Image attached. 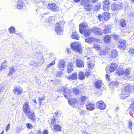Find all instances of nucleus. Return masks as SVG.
<instances>
[{
  "instance_id": "1",
  "label": "nucleus",
  "mask_w": 134,
  "mask_h": 134,
  "mask_svg": "<svg viewBox=\"0 0 134 134\" xmlns=\"http://www.w3.org/2000/svg\"><path fill=\"white\" fill-rule=\"evenodd\" d=\"M88 26V24L85 23H82L79 25V32L81 34H82L83 33L84 36L85 37L89 36L90 34L92 32V29H86Z\"/></svg>"
},
{
  "instance_id": "2",
  "label": "nucleus",
  "mask_w": 134,
  "mask_h": 134,
  "mask_svg": "<svg viewBox=\"0 0 134 134\" xmlns=\"http://www.w3.org/2000/svg\"><path fill=\"white\" fill-rule=\"evenodd\" d=\"M60 116V114L58 112H55L54 114L53 117H51L48 120V122L50 124V126L51 125H54L55 124L59 122V121L58 120V119Z\"/></svg>"
},
{
  "instance_id": "3",
  "label": "nucleus",
  "mask_w": 134,
  "mask_h": 134,
  "mask_svg": "<svg viewBox=\"0 0 134 134\" xmlns=\"http://www.w3.org/2000/svg\"><path fill=\"white\" fill-rule=\"evenodd\" d=\"M130 69L129 68H127L123 70V68H119L116 71V73L119 75H124L125 77H128L130 74Z\"/></svg>"
},
{
  "instance_id": "4",
  "label": "nucleus",
  "mask_w": 134,
  "mask_h": 134,
  "mask_svg": "<svg viewBox=\"0 0 134 134\" xmlns=\"http://www.w3.org/2000/svg\"><path fill=\"white\" fill-rule=\"evenodd\" d=\"M71 47L73 51H76L79 53L81 52V48L79 43H72L71 44Z\"/></svg>"
},
{
  "instance_id": "5",
  "label": "nucleus",
  "mask_w": 134,
  "mask_h": 134,
  "mask_svg": "<svg viewBox=\"0 0 134 134\" xmlns=\"http://www.w3.org/2000/svg\"><path fill=\"white\" fill-rule=\"evenodd\" d=\"M110 14L107 12H104L103 15H100L98 16V19L100 20V21H103L104 20H108L110 18Z\"/></svg>"
},
{
  "instance_id": "6",
  "label": "nucleus",
  "mask_w": 134,
  "mask_h": 134,
  "mask_svg": "<svg viewBox=\"0 0 134 134\" xmlns=\"http://www.w3.org/2000/svg\"><path fill=\"white\" fill-rule=\"evenodd\" d=\"M122 7L123 6L122 4L120 3L113 4L111 6L112 10L115 11L121 9Z\"/></svg>"
},
{
  "instance_id": "7",
  "label": "nucleus",
  "mask_w": 134,
  "mask_h": 134,
  "mask_svg": "<svg viewBox=\"0 0 134 134\" xmlns=\"http://www.w3.org/2000/svg\"><path fill=\"white\" fill-rule=\"evenodd\" d=\"M87 60H88L87 63L88 65V67L89 68L92 69L94 67V58L92 56L90 58H88Z\"/></svg>"
},
{
  "instance_id": "8",
  "label": "nucleus",
  "mask_w": 134,
  "mask_h": 134,
  "mask_svg": "<svg viewBox=\"0 0 134 134\" xmlns=\"http://www.w3.org/2000/svg\"><path fill=\"white\" fill-rule=\"evenodd\" d=\"M47 8L54 12L58 11V8L55 3L49 4L47 5Z\"/></svg>"
},
{
  "instance_id": "9",
  "label": "nucleus",
  "mask_w": 134,
  "mask_h": 134,
  "mask_svg": "<svg viewBox=\"0 0 134 134\" xmlns=\"http://www.w3.org/2000/svg\"><path fill=\"white\" fill-rule=\"evenodd\" d=\"M16 8L19 9H21L25 7L24 2L22 0L18 1L16 4Z\"/></svg>"
},
{
  "instance_id": "10",
  "label": "nucleus",
  "mask_w": 134,
  "mask_h": 134,
  "mask_svg": "<svg viewBox=\"0 0 134 134\" xmlns=\"http://www.w3.org/2000/svg\"><path fill=\"white\" fill-rule=\"evenodd\" d=\"M30 107L28 103L27 102L25 103L23 105V108L24 112L25 114L28 113L30 111Z\"/></svg>"
},
{
  "instance_id": "11",
  "label": "nucleus",
  "mask_w": 134,
  "mask_h": 134,
  "mask_svg": "<svg viewBox=\"0 0 134 134\" xmlns=\"http://www.w3.org/2000/svg\"><path fill=\"white\" fill-rule=\"evenodd\" d=\"M26 114L27 115L28 118L32 120V121L34 122L35 119V116L34 111H30L28 113Z\"/></svg>"
},
{
  "instance_id": "12",
  "label": "nucleus",
  "mask_w": 134,
  "mask_h": 134,
  "mask_svg": "<svg viewBox=\"0 0 134 134\" xmlns=\"http://www.w3.org/2000/svg\"><path fill=\"white\" fill-rule=\"evenodd\" d=\"M96 105L97 108L101 110L104 109L106 108V105L102 101H100L97 102Z\"/></svg>"
},
{
  "instance_id": "13",
  "label": "nucleus",
  "mask_w": 134,
  "mask_h": 134,
  "mask_svg": "<svg viewBox=\"0 0 134 134\" xmlns=\"http://www.w3.org/2000/svg\"><path fill=\"white\" fill-rule=\"evenodd\" d=\"M55 30L58 35H60L62 34L63 29L59 23H57L56 24Z\"/></svg>"
},
{
  "instance_id": "14",
  "label": "nucleus",
  "mask_w": 134,
  "mask_h": 134,
  "mask_svg": "<svg viewBox=\"0 0 134 134\" xmlns=\"http://www.w3.org/2000/svg\"><path fill=\"white\" fill-rule=\"evenodd\" d=\"M109 2L108 0H104L103 3V9L104 11L108 10L109 9Z\"/></svg>"
},
{
  "instance_id": "15",
  "label": "nucleus",
  "mask_w": 134,
  "mask_h": 134,
  "mask_svg": "<svg viewBox=\"0 0 134 134\" xmlns=\"http://www.w3.org/2000/svg\"><path fill=\"white\" fill-rule=\"evenodd\" d=\"M120 44L118 46V47L122 50H124L126 47V41L123 40H121L119 41Z\"/></svg>"
},
{
  "instance_id": "16",
  "label": "nucleus",
  "mask_w": 134,
  "mask_h": 134,
  "mask_svg": "<svg viewBox=\"0 0 134 134\" xmlns=\"http://www.w3.org/2000/svg\"><path fill=\"white\" fill-rule=\"evenodd\" d=\"M92 30V32L96 35H101L102 34V30L99 28L94 27Z\"/></svg>"
},
{
  "instance_id": "17",
  "label": "nucleus",
  "mask_w": 134,
  "mask_h": 134,
  "mask_svg": "<svg viewBox=\"0 0 134 134\" xmlns=\"http://www.w3.org/2000/svg\"><path fill=\"white\" fill-rule=\"evenodd\" d=\"M71 91L69 89L66 88L63 92L64 97L67 99H69L71 96Z\"/></svg>"
},
{
  "instance_id": "18",
  "label": "nucleus",
  "mask_w": 134,
  "mask_h": 134,
  "mask_svg": "<svg viewBox=\"0 0 134 134\" xmlns=\"http://www.w3.org/2000/svg\"><path fill=\"white\" fill-rule=\"evenodd\" d=\"M76 66L79 68L83 67L84 66V62L80 59H77L76 61Z\"/></svg>"
},
{
  "instance_id": "19",
  "label": "nucleus",
  "mask_w": 134,
  "mask_h": 134,
  "mask_svg": "<svg viewBox=\"0 0 134 134\" xmlns=\"http://www.w3.org/2000/svg\"><path fill=\"white\" fill-rule=\"evenodd\" d=\"M62 127L60 125L55 124L53 126L52 130L54 132L60 131H61Z\"/></svg>"
},
{
  "instance_id": "20",
  "label": "nucleus",
  "mask_w": 134,
  "mask_h": 134,
  "mask_svg": "<svg viewBox=\"0 0 134 134\" xmlns=\"http://www.w3.org/2000/svg\"><path fill=\"white\" fill-rule=\"evenodd\" d=\"M65 66L64 60H60L59 61L58 63V67L60 69L62 70L64 69V68Z\"/></svg>"
},
{
  "instance_id": "21",
  "label": "nucleus",
  "mask_w": 134,
  "mask_h": 134,
  "mask_svg": "<svg viewBox=\"0 0 134 134\" xmlns=\"http://www.w3.org/2000/svg\"><path fill=\"white\" fill-rule=\"evenodd\" d=\"M23 90L17 87H15L13 90V92L16 94L19 95L22 93Z\"/></svg>"
},
{
  "instance_id": "22",
  "label": "nucleus",
  "mask_w": 134,
  "mask_h": 134,
  "mask_svg": "<svg viewBox=\"0 0 134 134\" xmlns=\"http://www.w3.org/2000/svg\"><path fill=\"white\" fill-rule=\"evenodd\" d=\"M87 109L88 110H91L94 109V104L90 103H87L86 105Z\"/></svg>"
},
{
  "instance_id": "23",
  "label": "nucleus",
  "mask_w": 134,
  "mask_h": 134,
  "mask_svg": "<svg viewBox=\"0 0 134 134\" xmlns=\"http://www.w3.org/2000/svg\"><path fill=\"white\" fill-rule=\"evenodd\" d=\"M85 41L88 43H92L95 42L97 39L94 37H89L85 39Z\"/></svg>"
},
{
  "instance_id": "24",
  "label": "nucleus",
  "mask_w": 134,
  "mask_h": 134,
  "mask_svg": "<svg viewBox=\"0 0 134 134\" xmlns=\"http://www.w3.org/2000/svg\"><path fill=\"white\" fill-rule=\"evenodd\" d=\"M73 66L72 63H69L67 66L68 72L69 73H70L73 70Z\"/></svg>"
},
{
  "instance_id": "25",
  "label": "nucleus",
  "mask_w": 134,
  "mask_h": 134,
  "mask_svg": "<svg viewBox=\"0 0 134 134\" xmlns=\"http://www.w3.org/2000/svg\"><path fill=\"white\" fill-rule=\"evenodd\" d=\"M8 63L5 60L3 62H2L1 64V65L0 67V71L6 68L8 66Z\"/></svg>"
},
{
  "instance_id": "26",
  "label": "nucleus",
  "mask_w": 134,
  "mask_h": 134,
  "mask_svg": "<svg viewBox=\"0 0 134 134\" xmlns=\"http://www.w3.org/2000/svg\"><path fill=\"white\" fill-rule=\"evenodd\" d=\"M77 75L76 73L75 72L72 74L69 77H68V79L70 80H75L77 78Z\"/></svg>"
},
{
  "instance_id": "27",
  "label": "nucleus",
  "mask_w": 134,
  "mask_h": 134,
  "mask_svg": "<svg viewBox=\"0 0 134 134\" xmlns=\"http://www.w3.org/2000/svg\"><path fill=\"white\" fill-rule=\"evenodd\" d=\"M116 67V65L115 63L112 64L110 66L109 71L110 72H113L115 70Z\"/></svg>"
},
{
  "instance_id": "28",
  "label": "nucleus",
  "mask_w": 134,
  "mask_h": 134,
  "mask_svg": "<svg viewBox=\"0 0 134 134\" xmlns=\"http://www.w3.org/2000/svg\"><path fill=\"white\" fill-rule=\"evenodd\" d=\"M102 81L101 80H98L95 83V87L97 88H99L101 87L102 85Z\"/></svg>"
},
{
  "instance_id": "29",
  "label": "nucleus",
  "mask_w": 134,
  "mask_h": 134,
  "mask_svg": "<svg viewBox=\"0 0 134 134\" xmlns=\"http://www.w3.org/2000/svg\"><path fill=\"white\" fill-rule=\"evenodd\" d=\"M103 33L105 34H108L111 32V29L109 27V26L107 25L105 26V27L103 30Z\"/></svg>"
},
{
  "instance_id": "30",
  "label": "nucleus",
  "mask_w": 134,
  "mask_h": 134,
  "mask_svg": "<svg viewBox=\"0 0 134 134\" xmlns=\"http://www.w3.org/2000/svg\"><path fill=\"white\" fill-rule=\"evenodd\" d=\"M71 36L72 38L76 40H79L80 38L78 34L75 32H72Z\"/></svg>"
},
{
  "instance_id": "31",
  "label": "nucleus",
  "mask_w": 134,
  "mask_h": 134,
  "mask_svg": "<svg viewBox=\"0 0 134 134\" xmlns=\"http://www.w3.org/2000/svg\"><path fill=\"white\" fill-rule=\"evenodd\" d=\"M90 4V1L88 0H83L81 2V4L84 5L85 6H86V5H89Z\"/></svg>"
},
{
  "instance_id": "32",
  "label": "nucleus",
  "mask_w": 134,
  "mask_h": 134,
  "mask_svg": "<svg viewBox=\"0 0 134 134\" xmlns=\"http://www.w3.org/2000/svg\"><path fill=\"white\" fill-rule=\"evenodd\" d=\"M77 102V100L75 99H73L68 100L69 104L71 105L75 104Z\"/></svg>"
},
{
  "instance_id": "33",
  "label": "nucleus",
  "mask_w": 134,
  "mask_h": 134,
  "mask_svg": "<svg viewBox=\"0 0 134 134\" xmlns=\"http://www.w3.org/2000/svg\"><path fill=\"white\" fill-rule=\"evenodd\" d=\"M110 55L111 57L113 58L116 57L117 55V53L116 51L115 50H112Z\"/></svg>"
},
{
  "instance_id": "34",
  "label": "nucleus",
  "mask_w": 134,
  "mask_h": 134,
  "mask_svg": "<svg viewBox=\"0 0 134 134\" xmlns=\"http://www.w3.org/2000/svg\"><path fill=\"white\" fill-rule=\"evenodd\" d=\"M123 88L127 91V92H128L130 93L131 90V88L129 85H125Z\"/></svg>"
},
{
  "instance_id": "35",
  "label": "nucleus",
  "mask_w": 134,
  "mask_h": 134,
  "mask_svg": "<svg viewBox=\"0 0 134 134\" xmlns=\"http://www.w3.org/2000/svg\"><path fill=\"white\" fill-rule=\"evenodd\" d=\"M79 79L82 80L85 78V75L84 73L83 72H80L79 74Z\"/></svg>"
},
{
  "instance_id": "36",
  "label": "nucleus",
  "mask_w": 134,
  "mask_h": 134,
  "mask_svg": "<svg viewBox=\"0 0 134 134\" xmlns=\"http://www.w3.org/2000/svg\"><path fill=\"white\" fill-rule=\"evenodd\" d=\"M110 39L111 37L110 36L106 35L104 38V41L105 43H108L110 41Z\"/></svg>"
},
{
  "instance_id": "37",
  "label": "nucleus",
  "mask_w": 134,
  "mask_h": 134,
  "mask_svg": "<svg viewBox=\"0 0 134 134\" xmlns=\"http://www.w3.org/2000/svg\"><path fill=\"white\" fill-rule=\"evenodd\" d=\"M120 24L122 27H125L126 24L125 20L123 19H121L120 20Z\"/></svg>"
},
{
  "instance_id": "38",
  "label": "nucleus",
  "mask_w": 134,
  "mask_h": 134,
  "mask_svg": "<svg viewBox=\"0 0 134 134\" xmlns=\"http://www.w3.org/2000/svg\"><path fill=\"white\" fill-rule=\"evenodd\" d=\"M87 99V97L85 96H82L81 98V102L80 103V104L82 105L85 102L86 100Z\"/></svg>"
},
{
  "instance_id": "39",
  "label": "nucleus",
  "mask_w": 134,
  "mask_h": 134,
  "mask_svg": "<svg viewBox=\"0 0 134 134\" xmlns=\"http://www.w3.org/2000/svg\"><path fill=\"white\" fill-rule=\"evenodd\" d=\"M66 88H65V87H60L59 88L57 89V91H58V92L59 93L60 92L62 93L63 92V93L64 90Z\"/></svg>"
},
{
  "instance_id": "40",
  "label": "nucleus",
  "mask_w": 134,
  "mask_h": 134,
  "mask_svg": "<svg viewBox=\"0 0 134 134\" xmlns=\"http://www.w3.org/2000/svg\"><path fill=\"white\" fill-rule=\"evenodd\" d=\"M84 8L86 11H89L91 8V5L90 4L89 5H86V6H85Z\"/></svg>"
},
{
  "instance_id": "41",
  "label": "nucleus",
  "mask_w": 134,
  "mask_h": 134,
  "mask_svg": "<svg viewBox=\"0 0 134 134\" xmlns=\"http://www.w3.org/2000/svg\"><path fill=\"white\" fill-rule=\"evenodd\" d=\"M10 31V33L13 34L14 33L15 31V29L13 26H11L9 28V31Z\"/></svg>"
},
{
  "instance_id": "42",
  "label": "nucleus",
  "mask_w": 134,
  "mask_h": 134,
  "mask_svg": "<svg viewBox=\"0 0 134 134\" xmlns=\"http://www.w3.org/2000/svg\"><path fill=\"white\" fill-rule=\"evenodd\" d=\"M74 93L76 95L78 94L80 92L79 90V89L76 88H74L73 90Z\"/></svg>"
},
{
  "instance_id": "43",
  "label": "nucleus",
  "mask_w": 134,
  "mask_h": 134,
  "mask_svg": "<svg viewBox=\"0 0 134 134\" xmlns=\"http://www.w3.org/2000/svg\"><path fill=\"white\" fill-rule=\"evenodd\" d=\"M129 96V95L123 94L122 93L120 95V98L121 99H124L126 97H128Z\"/></svg>"
},
{
  "instance_id": "44",
  "label": "nucleus",
  "mask_w": 134,
  "mask_h": 134,
  "mask_svg": "<svg viewBox=\"0 0 134 134\" xmlns=\"http://www.w3.org/2000/svg\"><path fill=\"white\" fill-rule=\"evenodd\" d=\"M121 93H122V94L127 95H128L129 96V93L128 92H127V91L123 88L121 90Z\"/></svg>"
},
{
  "instance_id": "45",
  "label": "nucleus",
  "mask_w": 134,
  "mask_h": 134,
  "mask_svg": "<svg viewBox=\"0 0 134 134\" xmlns=\"http://www.w3.org/2000/svg\"><path fill=\"white\" fill-rule=\"evenodd\" d=\"M55 61L54 60L52 61L51 63L47 65L46 68H48L51 67L52 65H54L55 64Z\"/></svg>"
},
{
  "instance_id": "46",
  "label": "nucleus",
  "mask_w": 134,
  "mask_h": 134,
  "mask_svg": "<svg viewBox=\"0 0 134 134\" xmlns=\"http://www.w3.org/2000/svg\"><path fill=\"white\" fill-rule=\"evenodd\" d=\"M15 71V70L13 67H12L10 68V69L9 72V74H12L14 73Z\"/></svg>"
},
{
  "instance_id": "47",
  "label": "nucleus",
  "mask_w": 134,
  "mask_h": 134,
  "mask_svg": "<svg viewBox=\"0 0 134 134\" xmlns=\"http://www.w3.org/2000/svg\"><path fill=\"white\" fill-rule=\"evenodd\" d=\"M39 1V3L40 4H43V5H46V4H47V3H46L45 2H44L43 1H41L40 2V0H36L35 3H37L36 2V1Z\"/></svg>"
},
{
  "instance_id": "48",
  "label": "nucleus",
  "mask_w": 134,
  "mask_h": 134,
  "mask_svg": "<svg viewBox=\"0 0 134 134\" xmlns=\"http://www.w3.org/2000/svg\"><path fill=\"white\" fill-rule=\"evenodd\" d=\"M129 53L131 54H134V49L131 48L128 52Z\"/></svg>"
},
{
  "instance_id": "49",
  "label": "nucleus",
  "mask_w": 134,
  "mask_h": 134,
  "mask_svg": "<svg viewBox=\"0 0 134 134\" xmlns=\"http://www.w3.org/2000/svg\"><path fill=\"white\" fill-rule=\"evenodd\" d=\"M27 127L29 129H31L33 127L30 124H26Z\"/></svg>"
},
{
  "instance_id": "50",
  "label": "nucleus",
  "mask_w": 134,
  "mask_h": 134,
  "mask_svg": "<svg viewBox=\"0 0 134 134\" xmlns=\"http://www.w3.org/2000/svg\"><path fill=\"white\" fill-rule=\"evenodd\" d=\"M80 113L81 115H84L86 114V112L84 110H82L80 112Z\"/></svg>"
},
{
  "instance_id": "51",
  "label": "nucleus",
  "mask_w": 134,
  "mask_h": 134,
  "mask_svg": "<svg viewBox=\"0 0 134 134\" xmlns=\"http://www.w3.org/2000/svg\"><path fill=\"white\" fill-rule=\"evenodd\" d=\"M62 74V73L61 72H58L57 73L56 76H57L60 77Z\"/></svg>"
},
{
  "instance_id": "52",
  "label": "nucleus",
  "mask_w": 134,
  "mask_h": 134,
  "mask_svg": "<svg viewBox=\"0 0 134 134\" xmlns=\"http://www.w3.org/2000/svg\"><path fill=\"white\" fill-rule=\"evenodd\" d=\"M131 109L134 110V102L131 104L130 106Z\"/></svg>"
},
{
  "instance_id": "53",
  "label": "nucleus",
  "mask_w": 134,
  "mask_h": 134,
  "mask_svg": "<svg viewBox=\"0 0 134 134\" xmlns=\"http://www.w3.org/2000/svg\"><path fill=\"white\" fill-rule=\"evenodd\" d=\"M54 17L53 16H51L49 17V21H50L52 20H54Z\"/></svg>"
},
{
  "instance_id": "54",
  "label": "nucleus",
  "mask_w": 134,
  "mask_h": 134,
  "mask_svg": "<svg viewBox=\"0 0 134 134\" xmlns=\"http://www.w3.org/2000/svg\"><path fill=\"white\" fill-rule=\"evenodd\" d=\"M132 125V122H130L129 123V127L130 129H131V126Z\"/></svg>"
},
{
  "instance_id": "55",
  "label": "nucleus",
  "mask_w": 134,
  "mask_h": 134,
  "mask_svg": "<svg viewBox=\"0 0 134 134\" xmlns=\"http://www.w3.org/2000/svg\"><path fill=\"white\" fill-rule=\"evenodd\" d=\"M118 35H114V38L116 40H117L118 38Z\"/></svg>"
},
{
  "instance_id": "56",
  "label": "nucleus",
  "mask_w": 134,
  "mask_h": 134,
  "mask_svg": "<svg viewBox=\"0 0 134 134\" xmlns=\"http://www.w3.org/2000/svg\"><path fill=\"white\" fill-rule=\"evenodd\" d=\"M70 50L69 49H68V48L66 49V52L67 53H68V54H69V53H70Z\"/></svg>"
},
{
  "instance_id": "57",
  "label": "nucleus",
  "mask_w": 134,
  "mask_h": 134,
  "mask_svg": "<svg viewBox=\"0 0 134 134\" xmlns=\"http://www.w3.org/2000/svg\"><path fill=\"white\" fill-rule=\"evenodd\" d=\"M48 132L47 130H45L43 133V134H48Z\"/></svg>"
},
{
  "instance_id": "58",
  "label": "nucleus",
  "mask_w": 134,
  "mask_h": 134,
  "mask_svg": "<svg viewBox=\"0 0 134 134\" xmlns=\"http://www.w3.org/2000/svg\"><path fill=\"white\" fill-rule=\"evenodd\" d=\"M90 74V73L89 72L86 71L85 72V75L86 76H87V77H88V76Z\"/></svg>"
},
{
  "instance_id": "59",
  "label": "nucleus",
  "mask_w": 134,
  "mask_h": 134,
  "mask_svg": "<svg viewBox=\"0 0 134 134\" xmlns=\"http://www.w3.org/2000/svg\"><path fill=\"white\" fill-rule=\"evenodd\" d=\"M113 84H114V85H115V86L117 85L118 84V82H117V81H113Z\"/></svg>"
},
{
  "instance_id": "60",
  "label": "nucleus",
  "mask_w": 134,
  "mask_h": 134,
  "mask_svg": "<svg viewBox=\"0 0 134 134\" xmlns=\"http://www.w3.org/2000/svg\"><path fill=\"white\" fill-rule=\"evenodd\" d=\"M110 77V76L108 75V74H107L106 75V78L108 80H109V77Z\"/></svg>"
},
{
  "instance_id": "61",
  "label": "nucleus",
  "mask_w": 134,
  "mask_h": 134,
  "mask_svg": "<svg viewBox=\"0 0 134 134\" xmlns=\"http://www.w3.org/2000/svg\"><path fill=\"white\" fill-rule=\"evenodd\" d=\"M37 134H42L41 131L40 130H38L37 131Z\"/></svg>"
},
{
  "instance_id": "62",
  "label": "nucleus",
  "mask_w": 134,
  "mask_h": 134,
  "mask_svg": "<svg viewBox=\"0 0 134 134\" xmlns=\"http://www.w3.org/2000/svg\"><path fill=\"white\" fill-rule=\"evenodd\" d=\"M98 1V0H91V1L93 3H94Z\"/></svg>"
},
{
  "instance_id": "63",
  "label": "nucleus",
  "mask_w": 134,
  "mask_h": 134,
  "mask_svg": "<svg viewBox=\"0 0 134 134\" xmlns=\"http://www.w3.org/2000/svg\"><path fill=\"white\" fill-rule=\"evenodd\" d=\"M82 134H90V133H87V132H86L85 131L83 132H82Z\"/></svg>"
},
{
  "instance_id": "64",
  "label": "nucleus",
  "mask_w": 134,
  "mask_h": 134,
  "mask_svg": "<svg viewBox=\"0 0 134 134\" xmlns=\"http://www.w3.org/2000/svg\"><path fill=\"white\" fill-rule=\"evenodd\" d=\"M32 101L33 102L35 103V104H36L37 103L36 102V100H35V99H33L32 100Z\"/></svg>"
}]
</instances>
